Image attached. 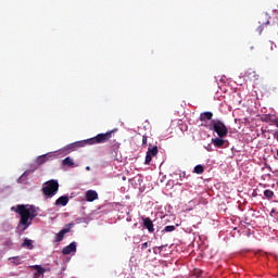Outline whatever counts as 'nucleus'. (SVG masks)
<instances>
[{"label":"nucleus","mask_w":278,"mask_h":278,"mask_svg":"<svg viewBox=\"0 0 278 278\" xmlns=\"http://www.w3.org/2000/svg\"><path fill=\"white\" fill-rule=\"evenodd\" d=\"M13 212L20 215L18 227H23L22 231H25L36 216H38V207L34 205L20 204L16 207H11Z\"/></svg>","instance_id":"f257e3e1"},{"label":"nucleus","mask_w":278,"mask_h":278,"mask_svg":"<svg viewBox=\"0 0 278 278\" xmlns=\"http://www.w3.org/2000/svg\"><path fill=\"white\" fill-rule=\"evenodd\" d=\"M116 129L106 131L104 134H99L96 137L83 140V141H77L73 144L70 146V149L74 151L75 148L79 147H86V146H92V144H104V142H108L112 138V134H114Z\"/></svg>","instance_id":"f03ea898"},{"label":"nucleus","mask_w":278,"mask_h":278,"mask_svg":"<svg viewBox=\"0 0 278 278\" xmlns=\"http://www.w3.org/2000/svg\"><path fill=\"white\" fill-rule=\"evenodd\" d=\"M210 129L211 131H215L218 138H226L227 134H229L227 126L220 119H213Z\"/></svg>","instance_id":"7ed1b4c3"},{"label":"nucleus","mask_w":278,"mask_h":278,"mask_svg":"<svg viewBox=\"0 0 278 278\" xmlns=\"http://www.w3.org/2000/svg\"><path fill=\"white\" fill-rule=\"evenodd\" d=\"M58 190H60V184H58V180H49L42 187L43 194L49 199L55 197V194H58Z\"/></svg>","instance_id":"20e7f679"},{"label":"nucleus","mask_w":278,"mask_h":278,"mask_svg":"<svg viewBox=\"0 0 278 278\" xmlns=\"http://www.w3.org/2000/svg\"><path fill=\"white\" fill-rule=\"evenodd\" d=\"M63 255H71L72 253H77V242H72L62 250Z\"/></svg>","instance_id":"39448f33"},{"label":"nucleus","mask_w":278,"mask_h":278,"mask_svg":"<svg viewBox=\"0 0 278 278\" xmlns=\"http://www.w3.org/2000/svg\"><path fill=\"white\" fill-rule=\"evenodd\" d=\"M99 199V193L96 190H88L86 191V201L92 203V201H97Z\"/></svg>","instance_id":"423d86ee"},{"label":"nucleus","mask_w":278,"mask_h":278,"mask_svg":"<svg viewBox=\"0 0 278 278\" xmlns=\"http://www.w3.org/2000/svg\"><path fill=\"white\" fill-rule=\"evenodd\" d=\"M143 227H146V229H148L150 233H153V231H155L153 220H151L149 217L143 218Z\"/></svg>","instance_id":"0eeeda50"},{"label":"nucleus","mask_w":278,"mask_h":278,"mask_svg":"<svg viewBox=\"0 0 278 278\" xmlns=\"http://www.w3.org/2000/svg\"><path fill=\"white\" fill-rule=\"evenodd\" d=\"M70 232H71V228L62 229L60 232L56 233L55 242H62V240H64V236H66V233H70Z\"/></svg>","instance_id":"6e6552de"},{"label":"nucleus","mask_w":278,"mask_h":278,"mask_svg":"<svg viewBox=\"0 0 278 278\" xmlns=\"http://www.w3.org/2000/svg\"><path fill=\"white\" fill-rule=\"evenodd\" d=\"M214 117V113L212 112H204L200 114V121L202 123H205L207 121H212V118Z\"/></svg>","instance_id":"1a4fd4ad"},{"label":"nucleus","mask_w":278,"mask_h":278,"mask_svg":"<svg viewBox=\"0 0 278 278\" xmlns=\"http://www.w3.org/2000/svg\"><path fill=\"white\" fill-rule=\"evenodd\" d=\"M212 143L214 144V147H217V149H223V147L225 146V140L220 137H217L212 139Z\"/></svg>","instance_id":"9d476101"},{"label":"nucleus","mask_w":278,"mask_h":278,"mask_svg":"<svg viewBox=\"0 0 278 278\" xmlns=\"http://www.w3.org/2000/svg\"><path fill=\"white\" fill-rule=\"evenodd\" d=\"M55 205H62L63 207H66V205H68V197L67 195H63L60 197L56 201H55Z\"/></svg>","instance_id":"9b49d317"},{"label":"nucleus","mask_w":278,"mask_h":278,"mask_svg":"<svg viewBox=\"0 0 278 278\" xmlns=\"http://www.w3.org/2000/svg\"><path fill=\"white\" fill-rule=\"evenodd\" d=\"M49 157H51V154H43L37 157L36 162L38 166H42L46 162H49Z\"/></svg>","instance_id":"f8f14e48"},{"label":"nucleus","mask_w":278,"mask_h":278,"mask_svg":"<svg viewBox=\"0 0 278 278\" xmlns=\"http://www.w3.org/2000/svg\"><path fill=\"white\" fill-rule=\"evenodd\" d=\"M63 166H70V168H75V162L73 161V159H71V156L65 157L62 161Z\"/></svg>","instance_id":"ddd939ff"},{"label":"nucleus","mask_w":278,"mask_h":278,"mask_svg":"<svg viewBox=\"0 0 278 278\" xmlns=\"http://www.w3.org/2000/svg\"><path fill=\"white\" fill-rule=\"evenodd\" d=\"M33 268H34V270H37V273L35 274V277L45 275V273H47V269L40 265H35V266H33Z\"/></svg>","instance_id":"4468645a"},{"label":"nucleus","mask_w":278,"mask_h":278,"mask_svg":"<svg viewBox=\"0 0 278 278\" xmlns=\"http://www.w3.org/2000/svg\"><path fill=\"white\" fill-rule=\"evenodd\" d=\"M244 77H248L251 81H253V79H257V74L255 71L249 70L244 73Z\"/></svg>","instance_id":"2eb2a0df"},{"label":"nucleus","mask_w":278,"mask_h":278,"mask_svg":"<svg viewBox=\"0 0 278 278\" xmlns=\"http://www.w3.org/2000/svg\"><path fill=\"white\" fill-rule=\"evenodd\" d=\"M159 149H157V146H154L153 148H148V155L152 156V157H155V155H157L159 153Z\"/></svg>","instance_id":"dca6fc26"},{"label":"nucleus","mask_w":278,"mask_h":278,"mask_svg":"<svg viewBox=\"0 0 278 278\" xmlns=\"http://www.w3.org/2000/svg\"><path fill=\"white\" fill-rule=\"evenodd\" d=\"M193 173L197 175H203V173H205V167H203V165H197L193 169Z\"/></svg>","instance_id":"f3484780"},{"label":"nucleus","mask_w":278,"mask_h":278,"mask_svg":"<svg viewBox=\"0 0 278 278\" xmlns=\"http://www.w3.org/2000/svg\"><path fill=\"white\" fill-rule=\"evenodd\" d=\"M22 247H27V249H34V243L29 239H24V242L22 243Z\"/></svg>","instance_id":"a211bd4d"},{"label":"nucleus","mask_w":278,"mask_h":278,"mask_svg":"<svg viewBox=\"0 0 278 278\" xmlns=\"http://www.w3.org/2000/svg\"><path fill=\"white\" fill-rule=\"evenodd\" d=\"M264 197H266L267 199H273L275 197V192H273L271 190H265L264 191Z\"/></svg>","instance_id":"6ab92c4d"},{"label":"nucleus","mask_w":278,"mask_h":278,"mask_svg":"<svg viewBox=\"0 0 278 278\" xmlns=\"http://www.w3.org/2000/svg\"><path fill=\"white\" fill-rule=\"evenodd\" d=\"M21 260H22L21 256H15L12 258L13 264H15V266H18V264H21Z\"/></svg>","instance_id":"aec40b11"},{"label":"nucleus","mask_w":278,"mask_h":278,"mask_svg":"<svg viewBox=\"0 0 278 278\" xmlns=\"http://www.w3.org/2000/svg\"><path fill=\"white\" fill-rule=\"evenodd\" d=\"M163 231L173 232V231H175V226H166Z\"/></svg>","instance_id":"412c9836"},{"label":"nucleus","mask_w":278,"mask_h":278,"mask_svg":"<svg viewBox=\"0 0 278 278\" xmlns=\"http://www.w3.org/2000/svg\"><path fill=\"white\" fill-rule=\"evenodd\" d=\"M151 160H153V156L147 153L144 164H151Z\"/></svg>","instance_id":"4be33fe9"},{"label":"nucleus","mask_w":278,"mask_h":278,"mask_svg":"<svg viewBox=\"0 0 278 278\" xmlns=\"http://www.w3.org/2000/svg\"><path fill=\"white\" fill-rule=\"evenodd\" d=\"M148 140H149V137H148L147 135H143V136H142V146H143V147H147Z\"/></svg>","instance_id":"5701e85b"},{"label":"nucleus","mask_w":278,"mask_h":278,"mask_svg":"<svg viewBox=\"0 0 278 278\" xmlns=\"http://www.w3.org/2000/svg\"><path fill=\"white\" fill-rule=\"evenodd\" d=\"M149 247H151V243L149 242H144L141 244V251H144V249H149Z\"/></svg>","instance_id":"b1692460"},{"label":"nucleus","mask_w":278,"mask_h":278,"mask_svg":"<svg viewBox=\"0 0 278 278\" xmlns=\"http://www.w3.org/2000/svg\"><path fill=\"white\" fill-rule=\"evenodd\" d=\"M114 142H115V143L113 144L114 151L121 149V143H118V142H116V141H114Z\"/></svg>","instance_id":"393cba45"},{"label":"nucleus","mask_w":278,"mask_h":278,"mask_svg":"<svg viewBox=\"0 0 278 278\" xmlns=\"http://www.w3.org/2000/svg\"><path fill=\"white\" fill-rule=\"evenodd\" d=\"M206 151H214V149L212 148V143H208L206 147H205Z\"/></svg>","instance_id":"a878e982"},{"label":"nucleus","mask_w":278,"mask_h":278,"mask_svg":"<svg viewBox=\"0 0 278 278\" xmlns=\"http://www.w3.org/2000/svg\"><path fill=\"white\" fill-rule=\"evenodd\" d=\"M157 251H162V249H164V245L161 247H156Z\"/></svg>","instance_id":"bb28decb"},{"label":"nucleus","mask_w":278,"mask_h":278,"mask_svg":"<svg viewBox=\"0 0 278 278\" xmlns=\"http://www.w3.org/2000/svg\"><path fill=\"white\" fill-rule=\"evenodd\" d=\"M153 253L157 255V248H153Z\"/></svg>","instance_id":"cd10ccee"},{"label":"nucleus","mask_w":278,"mask_h":278,"mask_svg":"<svg viewBox=\"0 0 278 278\" xmlns=\"http://www.w3.org/2000/svg\"><path fill=\"white\" fill-rule=\"evenodd\" d=\"M86 170H90V166H87V167H86Z\"/></svg>","instance_id":"c85d7f7f"},{"label":"nucleus","mask_w":278,"mask_h":278,"mask_svg":"<svg viewBox=\"0 0 278 278\" xmlns=\"http://www.w3.org/2000/svg\"><path fill=\"white\" fill-rule=\"evenodd\" d=\"M21 179H23V176H21V177L18 178V181H21Z\"/></svg>","instance_id":"c756f323"},{"label":"nucleus","mask_w":278,"mask_h":278,"mask_svg":"<svg viewBox=\"0 0 278 278\" xmlns=\"http://www.w3.org/2000/svg\"><path fill=\"white\" fill-rule=\"evenodd\" d=\"M251 51H253V46L250 47Z\"/></svg>","instance_id":"7c9ffc66"},{"label":"nucleus","mask_w":278,"mask_h":278,"mask_svg":"<svg viewBox=\"0 0 278 278\" xmlns=\"http://www.w3.org/2000/svg\"><path fill=\"white\" fill-rule=\"evenodd\" d=\"M148 253H151V249L148 250Z\"/></svg>","instance_id":"2f4dec72"}]
</instances>
